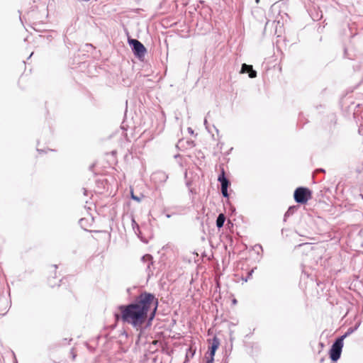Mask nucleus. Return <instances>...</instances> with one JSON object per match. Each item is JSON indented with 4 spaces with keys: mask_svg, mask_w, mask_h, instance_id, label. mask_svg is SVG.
I'll list each match as a JSON object with an SVG mask.
<instances>
[{
    "mask_svg": "<svg viewBox=\"0 0 363 363\" xmlns=\"http://www.w3.org/2000/svg\"><path fill=\"white\" fill-rule=\"evenodd\" d=\"M157 300L150 294H142L135 303L120 306L121 315H116V320L121 318L124 323L133 325L137 330L140 329L151 311L149 321L152 320L157 308Z\"/></svg>",
    "mask_w": 363,
    "mask_h": 363,
    "instance_id": "obj_1",
    "label": "nucleus"
},
{
    "mask_svg": "<svg viewBox=\"0 0 363 363\" xmlns=\"http://www.w3.org/2000/svg\"><path fill=\"white\" fill-rule=\"evenodd\" d=\"M57 267L52 268L48 272L47 281L48 284L50 287L54 288L56 286H62V294L65 297H68L70 294H72V291L70 289L66 287V283H68V280L67 278H63L60 279L59 281L61 284H58V281L56 280L59 276H57Z\"/></svg>",
    "mask_w": 363,
    "mask_h": 363,
    "instance_id": "obj_2",
    "label": "nucleus"
},
{
    "mask_svg": "<svg viewBox=\"0 0 363 363\" xmlns=\"http://www.w3.org/2000/svg\"><path fill=\"white\" fill-rule=\"evenodd\" d=\"M294 197L297 203L305 204L312 199V191L306 187H298L294 191Z\"/></svg>",
    "mask_w": 363,
    "mask_h": 363,
    "instance_id": "obj_3",
    "label": "nucleus"
},
{
    "mask_svg": "<svg viewBox=\"0 0 363 363\" xmlns=\"http://www.w3.org/2000/svg\"><path fill=\"white\" fill-rule=\"evenodd\" d=\"M346 336H347V334L340 337L339 338H337L335 340V342L332 345V347L329 351V354H330V359L333 361L336 362L337 360H338L340 359L341 353H342V350L343 347V340Z\"/></svg>",
    "mask_w": 363,
    "mask_h": 363,
    "instance_id": "obj_4",
    "label": "nucleus"
},
{
    "mask_svg": "<svg viewBox=\"0 0 363 363\" xmlns=\"http://www.w3.org/2000/svg\"><path fill=\"white\" fill-rule=\"evenodd\" d=\"M129 43L133 45L134 54L139 58L143 57L146 52L145 46L138 40L130 39Z\"/></svg>",
    "mask_w": 363,
    "mask_h": 363,
    "instance_id": "obj_5",
    "label": "nucleus"
},
{
    "mask_svg": "<svg viewBox=\"0 0 363 363\" xmlns=\"http://www.w3.org/2000/svg\"><path fill=\"white\" fill-rule=\"evenodd\" d=\"M218 180L221 183V191L224 197H228V187L229 186V181L225 177V170L221 169V173L218 176Z\"/></svg>",
    "mask_w": 363,
    "mask_h": 363,
    "instance_id": "obj_6",
    "label": "nucleus"
},
{
    "mask_svg": "<svg viewBox=\"0 0 363 363\" xmlns=\"http://www.w3.org/2000/svg\"><path fill=\"white\" fill-rule=\"evenodd\" d=\"M208 342L209 344V355L214 357L216 351L220 346V340L216 336H214L212 339L208 340Z\"/></svg>",
    "mask_w": 363,
    "mask_h": 363,
    "instance_id": "obj_7",
    "label": "nucleus"
},
{
    "mask_svg": "<svg viewBox=\"0 0 363 363\" xmlns=\"http://www.w3.org/2000/svg\"><path fill=\"white\" fill-rule=\"evenodd\" d=\"M241 73H246L247 72L249 74V77L250 78H255L257 77V72L256 71L253 70L252 65H248L246 64H243L242 65L241 68Z\"/></svg>",
    "mask_w": 363,
    "mask_h": 363,
    "instance_id": "obj_8",
    "label": "nucleus"
},
{
    "mask_svg": "<svg viewBox=\"0 0 363 363\" xmlns=\"http://www.w3.org/2000/svg\"><path fill=\"white\" fill-rule=\"evenodd\" d=\"M225 220V216H224V214L220 213L218 216L217 220H216V225L218 228H220L221 227L223 226Z\"/></svg>",
    "mask_w": 363,
    "mask_h": 363,
    "instance_id": "obj_9",
    "label": "nucleus"
},
{
    "mask_svg": "<svg viewBox=\"0 0 363 363\" xmlns=\"http://www.w3.org/2000/svg\"><path fill=\"white\" fill-rule=\"evenodd\" d=\"M142 259L144 261V262H148L149 264H147V267L150 268V264H152V257L150 255H145L143 257Z\"/></svg>",
    "mask_w": 363,
    "mask_h": 363,
    "instance_id": "obj_10",
    "label": "nucleus"
},
{
    "mask_svg": "<svg viewBox=\"0 0 363 363\" xmlns=\"http://www.w3.org/2000/svg\"><path fill=\"white\" fill-rule=\"evenodd\" d=\"M131 197H132V199H134V200H135V201H138V202H139V201H140V199L139 197H138V196H135V195L133 194V191H131Z\"/></svg>",
    "mask_w": 363,
    "mask_h": 363,
    "instance_id": "obj_11",
    "label": "nucleus"
},
{
    "mask_svg": "<svg viewBox=\"0 0 363 363\" xmlns=\"http://www.w3.org/2000/svg\"><path fill=\"white\" fill-rule=\"evenodd\" d=\"M213 361H214V357L209 355L206 363H213Z\"/></svg>",
    "mask_w": 363,
    "mask_h": 363,
    "instance_id": "obj_12",
    "label": "nucleus"
},
{
    "mask_svg": "<svg viewBox=\"0 0 363 363\" xmlns=\"http://www.w3.org/2000/svg\"><path fill=\"white\" fill-rule=\"evenodd\" d=\"M72 356H73V359H74L75 357H76V354H75L74 350L72 351Z\"/></svg>",
    "mask_w": 363,
    "mask_h": 363,
    "instance_id": "obj_13",
    "label": "nucleus"
},
{
    "mask_svg": "<svg viewBox=\"0 0 363 363\" xmlns=\"http://www.w3.org/2000/svg\"><path fill=\"white\" fill-rule=\"evenodd\" d=\"M252 272H253V269H252V270H251V271L248 273V277H250L252 275Z\"/></svg>",
    "mask_w": 363,
    "mask_h": 363,
    "instance_id": "obj_14",
    "label": "nucleus"
},
{
    "mask_svg": "<svg viewBox=\"0 0 363 363\" xmlns=\"http://www.w3.org/2000/svg\"><path fill=\"white\" fill-rule=\"evenodd\" d=\"M362 198H363V196H362Z\"/></svg>",
    "mask_w": 363,
    "mask_h": 363,
    "instance_id": "obj_15",
    "label": "nucleus"
}]
</instances>
